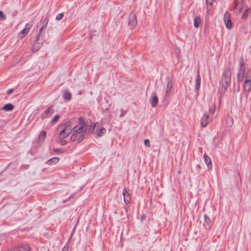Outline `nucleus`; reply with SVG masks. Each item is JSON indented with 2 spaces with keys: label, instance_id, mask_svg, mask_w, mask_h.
I'll return each instance as SVG.
<instances>
[{
  "label": "nucleus",
  "instance_id": "nucleus-19",
  "mask_svg": "<svg viewBox=\"0 0 251 251\" xmlns=\"http://www.w3.org/2000/svg\"><path fill=\"white\" fill-rule=\"evenodd\" d=\"M49 22V20L47 18H43L40 21V24L41 27L43 28H46Z\"/></svg>",
  "mask_w": 251,
  "mask_h": 251
},
{
  "label": "nucleus",
  "instance_id": "nucleus-21",
  "mask_svg": "<svg viewBox=\"0 0 251 251\" xmlns=\"http://www.w3.org/2000/svg\"><path fill=\"white\" fill-rule=\"evenodd\" d=\"M59 161V158L58 157H53L50 158L48 161V163L49 165H52L56 164Z\"/></svg>",
  "mask_w": 251,
  "mask_h": 251
},
{
  "label": "nucleus",
  "instance_id": "nucleus-36",
  "mask_svg": "<svg viewBox=\"0 0 251 251\" xmlns=\"http://www.w3.org/2000/svg\"><path fill=\"white\" fill-rule=\"evenodd\" d=\"M64 138H61V139H59V140H60V144L62 145H65L67 144V142L65 141V140H64Z\"/></svg>",
  "mask_w": 251,
  "mask_h": 251
},
{
  "label": "nucleus",
  "instance_id": "nucleus-26",
  "mask_svg": "<svg viewBox=\"0 0 251 251\" xmlns=\"http://www.w3.org/2000/svg\"><path fill=\"white\" fill-rule=\"evenodd\" d=\"M250 11V8L246 9V10L244 11V13L242 15V18L243 19H246L248 16Z\"/></svg>",
  "mask_w": 251,
  "mask_h": 251
},
{
  "label": "nucleus",
  "instance_id": "nucleus-23",
  "mask_svg": "<svg viewBox=\"0 0 251 251\" xmlns=\"http://www.w3.org/2000/svg\"><path fill=\"white\" fill-rule=\"evenodd\" d=\"M46 132L45 131H42L40 133L38 139L40 141H43L46 137Z\"/></svg>",
  "mask_w": 251,
  "mask_h": 251
},
{
  "label": "nucleus",
  "instance_id": "nucleus-33",
  "mask_svg": "<svg viewBox=\"0 0 251 251\" xmlns=\"http://www.w3.org/2000/svg\"><path fill=\"white\" fill-rule=\"evenodd\" d=\"M0 19L1 20H4L5 19V16L3 14L2 11L0 10Z\"/></svg>",
  "mask_w": 251,
  "mask_h": 251
},
{
  "label": "nucleus",
  "instance_id": "nucleus-37",
  "mask_svg": "<svg viewBox=\"0 0 251 251\" xmlns=\"http://www.w3.org/2000/svg\"><path fill=\"white\" fill-rule=\"evenodd\" d=\"M13 92V89H9L7 92H6V94L8 95H10L12 92Z\"/></svg>",
  "mask_w": 251,
  "mask_h": 251
},
{
  "label": "nucleus",
  "instance_id": "nucleus-18",
  "mask_svg": "<svg viewBox=\"0 0 251 251\" xmlns=\"http://www.w3.org/2000/svg\"><path fill=\"white\" fill-rule=\"evenodd\" d=\"M201 23V20L200 16H196L194 19V26L198 28Z\"/></svg>",
  "mask_w": 251,
  "mask_h": 251
},
{
  "label": "nucleus",
  "instance_id": "nucleus-40",
  "mask_svg": "<svg viewBox=\"0 0 251 251\" xmlns=\"http://www.w3.org/2000/svg\"><path fill=\"white\" fill-rule=\"evenodd\" d=\"M53 150L55 152H61V150L59 149H53Z\"/></svg>",
  "mask_w": 251,
  "mask_h": 251
},
{
  "label": "nucleus",
  "instance_id": "nucleus-41",
  "mask_svg": "<svg viewBox=\"0 0 251 251\" xmlns=\"http://www.w3.org/2000/svg\"><path fill=\"white\" fill-rule=\"evenodd\" d=\"M62 251H68V247H64Z\"/></svg>",
  "mask_w": 251,
  "mask_h": 251
},
{
  "label": "nucleus",
  "instance_id": "nucleus-3",
  "mask_svg": "<svg viewBox=\"0 0 251 251\" xmlns=\"http://www.w3.org/2000/svg\"><path fill=\"white\" fill-rule=\"evenodd\" d=\"M43 42V38H39V37H36L33 44L32 50L34 51H38L42 47Z\"/></svg>",
  "mask_w": 251,
  "mask_h": 251
},
{
  "label": "nucleus",
  "instance_id": "nucleus-15",
  "mask_svg": "<svg viewBox=\"0 0 251 251\" xmlns=\"http://www.w3.org/2000/svg\"><path fill=\"white\" fill-rule=\"evenodd\" d=\"M72 133V132L67 131L65 130L62 129L60 131L59 136V139L61 138H67L69 135H70Z\"/></svg>",
  "mask_w": 251,
  "mask_h": 251
},
{
  "label": "nucleus",
  "instance_id": "nucleus-29",
  "mask_svg": "<svg viewBox=\"0 0 251 251\" xmlns=\"http://www.w3.org/2000/svg\"><path fill=\"white\" fill-rule=\"evenodd\" d=\"M215 103H214L212 107L210 108V109L209 110V112L210 113L213 114L215 113Z\"/></svg>",
  "mask_w": 251,
  "mask_h": 251
},
{
  "label": "nucleus",
  "instance_id": "nucleus-30",
  "mask_svg": "<svg viewBox=\"0 0 251 251\" xmlns=\"http://www.w3.org/2000/svg\"><path fill=\"white\" fill-rule=\"evenodd\" d=\"M63 14L59 13L56 16V20H58V21L60 20L63 18Z\"/></svg>",
  "mask_w": 251,
  "mask_h": 251
},
{
  "label": "nucleus",
  "instance_id": "nucleus-5",
  "mask_svg": "<svg viewBox=\"0 0 251 251\" xmlns=\"http://www.w3.org/2000/svg\"><path fill=\"white\" fill-rule=\"evenodd\" d=\"M137 19L136 14L131 12L128 17V25L131 28L135 27L137 25Z\"/></svg>",
  "mask_w": 251,
  "mask_h": 251
},
{
  "label": "nucleus",
  "instance_id": "nucleus-14",
  "mask_svg": "<svg viewBox=\"0 0 251 251\" xmlns=\"http://www.w3.org/2000/svg\"><path fill=\"white\" fill-rule=\"evenodd\" d=\"M244 74V69H240L239 72L237 74V81L239 83H240L243 81Z\"/></svg>",
  "mask_w": 251,
  "mask_h": 251
},
{
  "label": "nucleus",
  "instance_id": "nucleus-42",
  "mask_svg": "<svg viewBox=\"0 0 251 251\" xmlns=\"http://www.w3.org/2000/svg\"><path fill=\"white\" fill-rule=\"evenodd\" d=\"M145 218V216L144 215H143L142 217H141V220H143L144 219V218Z\"/></svg>",
  "mask_w": 251,
  "mask_h": 251
},
{
  "label": "nucleus",
  "instance_id": "nucleus-32",
  "mask_svg": "<svg viewBox=\"0 0 251 251\" xmlns=\"http://www.w3.org/2000/svg\"><path fill=\"white\" fill-rule=\"evenodd\" d=\"M204 218L205 222H206L207 224H208V223L210 222V221L209 217H208L207 216V215L205 214L204 216Z\"/></svg>",
  "mask_w": 251,
  "mask_h": 251
},
{
  "label": "nucleus",
  "instance_id": "nucleus-17",
  "mask_svg": "<svg viewBox=\"0 0 251 251\" xmlns=\"http://www.w3.org/2000/svg\"><path fill=\"white\" fill-rule=\"evenodd\" d=\"M203 158L204 162L206 164L207 167L208 168H209V167H211V161L210 157L205 153L203 155Z\"/></svg>",
  "mask_w": 251,
  "mask_h": 251
},
{
  "label": "nucleus",
  "instance_id": "nucleus-38",
  "mask_svg": "<svg viewBox=\"0 0 251 251\" xmlns=\"http://www.w3.org/2000/svg\"><path fill=\"white\" fill-rule=\"evenodd\" d=\"M246 80H249L250 81H251V75H247L246 76Z\"/></svg>",
  "mask_w": 251,
  "mask_h": 251
},
{
  "label": "nucleus",
  "instance_id": "nucleus-20",
  "mask_svg": "<svg viewBox=\"0 0 251 251\" xmlns=\"http://www.w3.org/2000/svg\"><path fill=\"white\" fill-rule=\"evenodd\" d=\"M244 88L247 91H250L251 89V81H250L249 80H245Z\"/></svg>",
  "mask_w": 251,
  "mask_h": 251
},
{
  "label": "nucleus",
  "instance_id": "nucleus-6",
  "mask_svg": "<svg viewBox=\"0 0 251 251\" xmlns=\"http://www.w3.org/2000/svg\"><path fill=\"white\" fill-rule=\"evenodd\" d=\"M32 25V22L26 24L25 28H24L19 33V36L22 38L24 37L28 33Z\"/></svg>",
  "mask_w": 251,
  "mask_h": 251
},
{
  "label": "nucleus",
  "instance_id": "nucleus-7",
  "mask_svg": "<svg viewBox=\"0 0 251 251\" xmlns=\"http://www.w3.org/2000/svg\"><path fill=\"white\" fill-rule=\"evenodd\" d=\"M167 86L166 88V95H169L170 91L173 87V81L169 77H167L166 79Z\"/></svg>",
  "mask_w": 251,
  "mask_h": 251
},
{
  "label": "nucleus",
  "instance_id": "nucleus-31",
  "mask_svg": "<svg viewBox=\"0 0 251 251\" xmlns=\"http://www.w3.org/2000/svg\"><path fill=\"white\" fill-rule=\"evenodd\" d=\"M144 144L145 146H147L149 148L151 147L150 142V140L148 139H145L144 140Z\"/></svg>",
  "mask_w": 251,
  "mask_h": 251
},
{
  "label": "nucleus",
  "instance_id": "nucleus-11",
  "mask_svg": "<svg viewBox=\"0 0 251 251\" xmlns=\"http://www.w3.org/2000/svg\"><path fill=\"white\" fill-rule=\"evenodd\" d=\"M123 195L126 204H128L130 201V196L126 188L123 189Z\"/></svg>",
  "mask_w": 251,
  "mask_h": 251
},
{
  "label": "nucleus",
  "instance_id": "nucleus-24",
  "mask_svg": "<svg viewBox=\"0 0 251 251\" xmlns=\"http://www.w3.org/2000/svg\"><path fill=\"white\" fill-rule=\"evenodd\" d=\"M63 97H64V99L69 100L71 99L72 95H71V93H70L68 91H66L64 92Z\"/></svg>",
  "mask_w": 251,
  "mask_h": 251
},
{
  "label": "nucleus",
  "instance_id": "nucleus-1",
  "mask_svg": "<svg viewBox=\"0 0 251 251\" xmlns=\"http://www.w3.org/2000/svg\"><path fill=\"white\" fill-rule=\"evenodd\" d=\"M78 122L79 126H75L73 128L70 139L73 142L77 141V143H80L84 138L86 125L84 119L81 117L78 118Z\"/></svg>",
  "mask_w": 251,
  "mask_h": 251
},
{
  "label": "nucleus",
  "instance_id": "nucleus-12",
  "mask_svg": "<svg viewBox=\"0 0 251 251\" xmlns=\"http://www.w3.org/2000/svg\"><path fill=\"white\" fill-rule=\"evenodd\" d=\"M201 82V78L200 75L199 74V70H198L197 71V76L196 77V80H195V89L196 91H197L200 89Z\"/></svg>",
  "mask_w": 251,
  "mask_h": 251
},
{
  "label": "nucleus",
  "instance_id": "nucleus-10",
  "mask_svg": "<svg viewBox=\"0 0 251 251\" xmlns=\"http://www.w3.org/2000/svg\"><path fill=\"white\" fill-rule=\"evenodd\" d=\"M71 123L70 121L67 122L65 123L63 125H60L58 126V128L59 129L60 128L63 127L62 129L65 130L67 131L72 132L73 131V128H71Z\"/></svg>",
  "mask_w": 251,
  "mask_h": 251
},
{
  "label": "nucleus",
  "instance_id": "nucleus-4",
  "mask_svg": "<svg viewBox=\"0 0 251 251\" xmlns=\"http://www.w3.org/2000/svg\"><path fill=\"white\" fill-rule=\"evenodd\" d=\"M224 21L225 23L226 27L228 29H231L232 26V24L231 21L230 15L227 11H226L225 13L224 16Z\"/></svg>",
  "mask_w": 251,
  "mask_h": 251
},
{
  "label": "nucleus",
  "instance_id": "nucleus-9",
  "mask_svg": "<svg viewBox=\"0 0 251 251\" xmlns=\"http://www.w3.org/2000/svg\"><path fill=\"white\" fill-rule=\"evenodd\" d=\"M243 8L242 0H235L234 9L235 11L240 12Z\"/></svg>",
  "mask_w": 251,
  "mask_h": 251
},
{
  "label": "nucleus",
  "instance_id": "nucleus-43",
  "mask_svg": "<svg viewBox=\"0 0 251 251\" xmlns=\"http://www.w3.org/2000/svg\"><path fill=\"white\" fill-rule=\"evenodd\" d=\"M123 116V114H121L120 116H121V117H122Z\"/></svg>",
  "mask_w": 251,
  "mask_h": 251
},
{
  "label": "nucleus",
  "instance_id": "nucleus-22",
  "mask_svg": "<svg viewBox=\"0 0 251 251\" xmlns=\"http://www.w3.org/2000/svg\"><path fill=\"white\" fill-rule=\"evenodd\" d=\"M213 0H206V10L207 12L208 13L210 10V7L213 4Z\"/></svg>",
  "mask_w": 251,
  "mask_h": 251
},
{
  "label": "nucleus",
  "instance_id": "nucleus-2",
  "mask_svg": "<svg viewBox=\"0 0 251 251\" xmlns=\"http://www.w3.org/2000/svg\"><path fill=\"white\" fill-rule=\"evenodd\" d=\"M231 80V71L229 67H227L224 70L220 82L219 91L221 93H224L226 92L230 84Z\"/></svg>",
  "mask_w": 251,
  "mask_h": 251
},
{
  "label": "nucleus",
  "instance_id": "nucleus-8",
  "mask_svg": "<svg viewBox=\"0 0 251 251\" xmlns=\"http://www.w3.org/2000/svg\"><path fill=\"white\" fill-rule=\"evenodd\" d=\"M158 101V98L156 95V93L154 92L152 93L150 98V102L151 106L152 107H155L157 105Z\"/></svg>",
  "mask_w": 251,
  "mask_h": 251
},
{
  "label": "nucleus",
  "instance_id": "nucleus-39",
  "mask_svg": "<svg viewBox=\"0 0 251 251\" xmlns=\"http://www.w3.org/2000/svg\"><path fill=\"white\" fill-rule=\"evenodd\" d=\"M50 107H49L45 111V113L47 115H48L50 113Z\"/></svg>",
  "mask_w": 251,
  "mask_h": 251
},
{
  "label": "nucleus",
  "instance_id": "nucleus-34",
  "mask_svg": "<svg viewBox=\"0 0 251 251\" xmlns=\"http://www.w3.org/2000/svg\"><path fill=\"white\" fill-rule=\"evenodd\" d=\"M239 64L240 66V69H242V67L244 66V60L242 58H241L239 60Z\"/></svg>",
  "mask_w": 251,
  "mask_h": 251
},
{
  "label": "nucleus",
  "instance_id": "nucleus-28",
  "mask_svg": "<svg viewBox=\"0 0 251 251\" xmlns=\"http://www.w3.org/2000/svg\"><path fill=\"white\" fill-rule=\"evenodd\" d=\"M45 28H42V27H41L40 29V31H39V34L37 35L36 37H39V38H43V30L45 29Z\"/></svg>",
  "mask_w": 251,
  "mask_h": 251
},
{
  "label": "nucleus",
  "instance_id": "nucleus-25",
  "mask_svg": "<svg viewBox=\"0 0 251 251\" xmlns=\"http://www.w3.org/2000/svg\"><path fill=\"white\" fill-rule=\"evenodd\" d=\"M106 132V129L104 127L101 128L97 134L98 137H101Z\"/></svg>",
  "mask_w": 251,
  "mask_h": 251
},
{
  "label": "nucleus",
  "instance_id": "nucleus-13",
  "mask_svg": "<svg viewBox=\"0 0 251 251\" xmlns=\"http://www.w3.org/2000/svg\"><path fill=\"white\" fill-rule=\"evenodd\" d=\"M209 117L207 114H204L201 119V125L203 127L206 126L209 123Z\"/></svg>",
  "mask_w": 251,
  "mask_h": 251
},
{
  "label": "nucleus",
  "instance_id": "nucleus-35",
  "mask_svg": "<svg viewBox=\"0 0 251 251\" xmlns=\"http://www.w3.org/2000/svg\"><path fill=\"white\" fill-rule=\"evenodd\" d=\"M96 126V124H94V125H93V126H92V128H90L89 129V130H88V132H89V133H93V131H94V129H95V128Z\"/></svg>",
  "mask_w": 251,
  "mask_h": 251
},
{
  "label": "nucleus",
  "instance_id": "nucleus-27",
  "mask_svg": "<svg viewBox=\"0 0 251 251\" xmlns=\"http://www.w3.org/2000/svg\"><path fill=\"white\" fill-rule=\"evenodd\" d=\"M59 119V115L58 114H56L54 116L53 118L52 119V120L51 121V123L52 124L55 123L58 121Z\"/></svg>",
  "mask_w": 251,
  "mask_h": 251
},
{
  "label": "nucleus",
  "instance_id": "nucleus-16",
  "mask_svg": "<svg viewBox=\"0 0 251 251\" xmlns=\"http://www.w3.org/2000/svg\"><path fill=\"white\" fill-rule=\"evenodd\" d=\"M14 108V105L11 103H7L5 104L1 109L6 111H12Z\"/></svg>",
  "mask_w": 251,
  "mask_h": 251
}]
</instances>
